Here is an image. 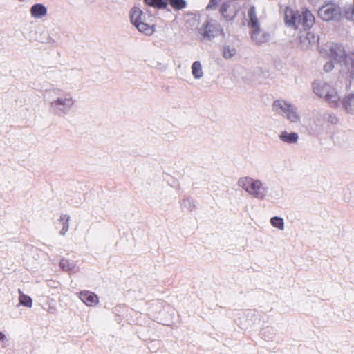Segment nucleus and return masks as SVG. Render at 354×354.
Instances as JSON below:
<instances>
[{
    "label": "nucleus",
    "mask_w": 354,
    "mask_h": 354,
    "mask_svg": "<svg viewBox=\"0 0 354 354\" xmlns=\"http://www.w3.org/2000/svg\"><path fill=\"white\" fill-rule=\"evenodd\" d=\"M237 185L250 196L259 201L268 200L272 196L266 182L251 177L240 178Z\"/></svg>",
    "instance_id": "obj_1"
},
{
    "label": "nucleus",
    "mask_w": 354,
    "mask_h": 354,
    "mask_svg": "<svg viewBox=\"0 0 354 354\" xmlns=\"http://www.w3.org/2000/svg\"><path fill=\"white\" fill-rule=\"evenodd\" d=\"M330 58L340 64L341 71L349 73V77L354 75V53H346L344 48L337 44H330L327 46Z\"/></svg>",
    "instance_id": "obj_2"
},
{
    "label": "nucleus",
    "mask_w": 354,
    "mask_h": 354,
    "mask_svg": "<svg viewBox=\"0 0 354 354\" xmlns=\"http://www.w3.org/2000/svg\"><path fill=\"white\" fill-rule=\"evenodd\" d=\"M284 15L286 24L299 30L302 29L306 30L310 28L315 23V17L307 10L299 12L286 8Z\"/></svg>",
    "instance_id": "obj_3"
},
{
    "label": "nucleus",
    "mask_w": 354,
    "mask_h": 354,
    "mask_svg": "<svg viewBox=\"0 0 354 354\" xmlns=\"http://www.w3.org/2000/svg\"><path fill=\"white\" fill-rule=\"evenodd\" d=\"M272 111L292 124H300L301 116L296 106L283 99L276 100L272 105Z\"/></svg>",
    "instance_id": "obj_4"
},
{
    "label": "nucleus",
    "mask_w": 354,
    "mask_h": 354,
    "mask_svg": "<svg viewBox=\"0 0 354 354\" xmlns=\"http://www.w3.org/2000/svg\"><path fill=\"white\" fill-rule=\"evenodd\" d=\"M313 89L317 96L324 98L332 106H337L339 97L337 91L330 84L322 80H316L313 84Z\"/></svg>",
    "instance_id": "obj_5"
},
{
    "label": "nucleus",
    "mask_w": 354,
    "mask_h": 354,
    "mask_svg": "<svg viewBox=\"0 0 354 354\" xmlns=\"http://www.w3.org/2000/svg\"><path fill=\"white\" fill-rule=\"evenodd\" d=\"M76 102L72 93H64L58 95L50 103L52 111L57 115H68Z\"/></svg>",
    "instance_id": "obj_6"
},
{
    "label": "nucleus",
    "mask_w": 354,
    "mask_h": 354,
    "mask_svg": "<svg viewBox=\"0 0 354 354\" xmlns=\"http://www.w3.org/2000/svg\"><path fill=\"white\" fill-rule=\"evenodd\" d=\"M221 31L219 24L213 19L207 20L198 29V32L203 39H212L218 36Z\"/></svg>",
    "instance_id": "obj_7"
},
{
    "label": "nucleus",
    "mask_w": 354,
    "mask_h": 354,
    "mask_svg": "<svg viewBox=\"0 0 354 354\" xmlns=\"http://www.w3.org/2000/svg\"><path fill=\"white\" fill-rule=\"evenodd\" d=\"M340 14L339 8L333 3L326 4L318 10L319 17L326 21L337 19Z\"/></svg>",
    "instance_id": "obj_8"
},
{
    "label": "nucleus",
    "mask_w": 354,
    "mask_h": 354,
    "mask_svg": "<svg viewBox=\"0 0 354 354\" xmlns=\"http://www.w3.org/2000/svg\"><path fill=\"white\" fill-rule=\"evenodd\" d=\"M251 38L257 45L267 42L270 39V35L261 27L250 30Z\"/></svg>",
    "instance_id": "obj_9"
},
{
    "label": "nucleus",
    "mask_w": 354,
    "mask_h": 354,
    "mask_svg": "<svg viewBox=\"0 0 354 354\" xmlns=\"http://www.w3.org/2000/svg\"><path fill=\"white\" fill-rule=\"evenodd\" d=\"M220 12L227 21L232 20L237 14V10L232 2L223 3L221 7Z\"/></svg>",
    "instance_id": "obj_10"
},
{
    "label": "nucleus",
    "mask_w": 354,
    "mask_h": 354,
    "mask_svg": "<svg viewBox=\"0 0 354 354\" xmlns=\"http://www.w3.org/2000/svg\"><path fill=\"white\" fill-rule=\"evenodd\" d=\"M299 40L300 48L304 50H306L309 49L313 44L315 43L316 38L312 32L304 31L300 35Z\"/></svg>",
    "instance_id": "obj_11"
},
{
    "label": "nucleus",
    "mask_w": 354,
    "mask_h": 354,
    "mask_svg": "<svg viewBox=\"0 0 354 354\" xmlns=\"http://www.w3.org/2000/svg\"><path fill=\"white\" fill-rule=\"evenodd\" d=\"M279 140L286 144H297L299 140V135L296 132L281 131L279 135Z\"/></svg>",
    "instance_id": "obj_12"
},
{
    "label": "nucleus",
    "mask_w": 354,
    "mask_h": 354,
    "mask_svg": "<svg viewBox=\"0 0 354 354\" xmlns=\"http://www.w3.org/2000/svg\"><path fill=\"white\" fill-rule=\"evenodd\" d=\"M80 299L86 306H92L98 303V297L93 292L89 291H82L80 293Z\"/></svg>",
    "instance_id": "obj_13"
},
{
    "label": "nucleus",
    "mask_w": 354,
    "mask_h": 354,
    "mask_svg": "<svg viewBox=\"0 0 354 354\" xmlns=\"http://www.w3.org/2000/svg\"><path fill=\"white\" fill-rule=\"evenodd\" d=\"M32 17L35 19H41L46 16L47 8L41 3L34 4L30 10Z\"/></svg>",
    "instance_id": "obj_14"
},
{
    "label": "nucleus",
    "mask_w": 354,
    "mask_h": 354,
    "mask_svg": "<svg viewBox=\"0 0 354 354\" xmlns=\"http://www.w3.org/2000/svg\"><path fill=\"white\" fill-rule=\"evenodd\" d=\"M344 110L348 114H354V94L345 96L341 101Z\"/></svg>",
    "instance_id": "obj_15"
},
{
    "label": "nucleus",
    "mask_w": 354,
    "mask_h": 354,
    "mask_svg": "<svg viewBox=\"0 0 354 354\" xmlns=\"http://www.w3.org/2000/svg\"><path fill=\"white\" fill-rule=\"evenodd\" d=\"M248 26L250 28V30L257 28L260 26L259 21L257 15L256 9L254 6L251 7L248 12Z\"/></svg>",
    "instance_id": "obj_16"
},
{
    "label": "nucleus",
    "mask_w": 354,
    "mask_h": 354,
    "mask_svg": "<svg viewBox=\"0 0 354 354\" xmlns=\"http://www.w3.org/2000/svg\"><path fill=\"white\" fill-rule=\"evenodd\" d=\"M191 69L192 75H193L195 80H200L203 77L204 73L203 70V66L201 62H194L191 66Z\"/></svg>",
    "instance_id": "obj_17"
},
{
    "label": "nucleus",
    "mask_w": 354,
    "mask_h": 354,
    "mask_svg": "<svg viewBox=\"0 0 354 354\" xmlns=\"http://www.w3.org/2000/svg\"><path fill=\"white\" fill-rule=\"evenodd\" d=\"M135 26L140 32H142L147 35H151L154 32L153 25H150L145 22L143 20Z\"/></svg>",
    "instance_id": "obj_18"
},
{
    "label": "nucleus",
    "mask_w": 354,
    "mask_h": 354,
    "mask_svg": "<svg viewBox=\"0 0 354 354\" xmlns=\"http://www.w3.org/2000/svg\"><path fill=\"white\" fill-rule=\"evenodd\" d=\"M131 21L136 26L138 23L143 20V14L140 9L138 8H134L131 11Z\"/></svg>",
    "instance_id": "obj_19"
},
{
    "label": "nucleus",
    "mask_w": 354,
    "mask_h": 354,
    "mask_svg": "<svg viewBox=\"0 0 354 354\" xmlns=\"http://www.w3.org/2000/svg\"><path fill=\"white\" fill-rule=\"evenodd\" d=\"M18 292L19 294V304L26 307L31 308L32 306V298L30 296L24 294L19 289L18 290Z\"/></svg>",
    "instance_id": "obj_20"
},
{
    "label": "nucleus",
    "mask_w": 354,
    "mask_h": 354,
    "mask_svg": "<svg viewBox=\"0 0 354 354\" xmlns=\"http://www.w3.org/2000/svg\"><path fill=\"white\" fill-rule=\"evenodd\" d=\"M145 3L158 9H165L167 6V0H145Z\"/></svg>",
    "instance_id": "obj_21"
},
{
    "label": "nucleus",
    "mask_w": 354,
    "mask_h": 354,
    "mask_svg": "<svg viewBox=\"0 0 354 354\" xmlns=\"http://www.w3.org/2000/svg\"><path fill=\"white\" fill-rule=\"evenodd\" d=\"M169 4L174 10H183L187 6L185 0H167V5Z\"/></svg>",
    "instance_id": "obj_22"
},
{
    "label": "nucleus",
    "mask_w": 354,
    "mask_h": 354,
    "mask_svg": "<svg viewBox=\"0 0 354 354\" xmlns=\"http://www.w3.org/2000/svg\"><path fill=\"white\" fill-rule=\"evenodd\" d=\"M270 224L272 227L279 230H284V221L281 217L274 216L270 219Z\"/></svg>",
    "instance_id": "obj_23"
},
{
    "label": "nucleus",
    "mask_w": 354,
    "mask_h": 354,
    "mask_svg": "<svg viewBox=\"0 0 354 354\" xmlns=\"http://www.w3.org/2000/svg\"><path fill=\"white\" fill-rule=\"evenodd\" d=\"M69 220H70V216L68 215H63L60 218V221H62L63 222V227L59 232V234L62 236H64L66 234V232L68 231Z\"/></svg>",
    "instance_id": "obj_24"
},
{
    "label": "nucleus",
    "mask_w": 354,
    "mask_h": 354,
    "mask_svg": "<svg viewBox=\"0 0 354 354\" xmlns=\"http://www.w3.org/2000/svg\"><path fill=\"white\" fill-rule=\"evenodd\" d=\"M236 54V50L234 47L230 46H225L223 48V57L225 59H230Z\"/></svg>",
    "instance_id": "obj_25"
},
{
    "label": "nucleus",
    "mask_w": 354,
    "mask_h": 354,
    "mask_svg": "<svg viewBox=\"0 0 354 354\" xmlns=\"http://www.w3.org/2000/svg\"><path fill=\"white\" fill-rule=\"evenodd\" d=\"M59 266L64 271L67 272L71 271L75 267L73 263H70L69 261L66 259H62L60 261Z\"/></svg>",
    "instance_id": "obj_26"
},
{
    "label": "nucleus",
    "mask_w": 354,
    "mask_h": 354,
    "mask_svg": "<svg viewBox=\"0 0 354 354\" xmlns=\"http://www.w3.org/2000/svg\"><path fill=\"white\" fill-rule=\"evenodd\" d=\"M181 206L183 209H185L187 211H192L195 207V205L189 199H184L182 201Z\"/></svg>",
    "instance_id": "obj_27"
},
{
    "label": "nucleus",
    "mask_w": 354,
    "mask_h": 354,
    "mask_svg": "<svg viewBox=\"0 0 354 354\" xmlns=\"http://www.w3.org/2000/svg\"><path fill=\"white\" fill-rule=\"evenodd\" d=\"M9 342V339L3 332L0 331V344H1V347L5 348L8 346Z\"/></svg>",
    "instance_id": "obj_28"
},
{
    "label": "nucleus",
    "mask_w": 354,
    "mask_h": 354,
    "mask_svg": "<svg viewBox=\"0 0 354 354\" xmlns=\"http://www.w3.org/2000/svg\"><path fill=\"white\" fill-rule=\"evenodd\" d=\"M335 67L334 63L333 62H326L324 66V70L326 72L330 71Z\"/></svg>",
    "instance_id": "obj_29"
},
{
    "label": "nucleus",
    "mask_w": 354,
    "mask_h": 354,
    "mask_svg": "<svg viewBox=\"0 0 354 354\" xmlns=\"http://www.w3.org/2000/svg\"><path fill=\"white\" fill-rule=\"evenodd\" d=\"M218 0H210L209 4L207 6V9H211L218 3Z\"/></svg>",
    "instance_id": "obj_30"
},
{
    "label": "nucleus",
    "mask_w": 354,
    "mask_h": 354,
    "mask_svg": "<svg viewBox=\"0 0 354 354\" xmlns=\"http://www.w3.org/2000/svg\"><path fill=\"white\" fill-rule=\"evenodd\" d=\"M328 121H330L331 123H336L337 121V118L335 115H329L328 117Z\"/></svg>",
    "instance_id": "obj_31"
},
{
    "label": "nucleus",
    "mask_w": 354,
    "mask_h": 354,
    "mask_svg": "<svg viewBox=\"0 0 354 354\" xmlns=\"http://www.w3.org/2000/svg\"><path fill=\"white\" fill-rule=\"evenodd\" d=\"M59 91H61L59 89H56V90H55V93H57V92H59Z\"/></svg>",
    "instance_id": "obj_32"
}]
</instances>
